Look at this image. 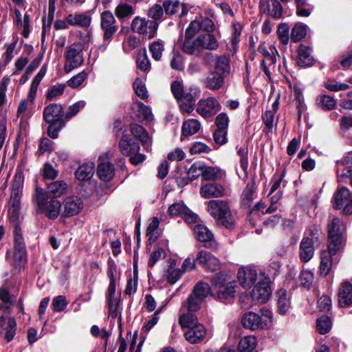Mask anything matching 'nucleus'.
<instances>
[{"label": "nucleus", "mask_w": 352, "mask_h": 352, "mask_svg": "<svg viewBox=\"0 0 352 352\" xmlns=\"http://www.w3.org/2000/svg\"><path fill=\"white\" fill-rule=\"evenodd\" d=\"M119 148L121 153L124 155H133L140 150L138 142L129 134H124L122 136L119 142Z\"/></svg>", "instance_id": "20"}, {"label": "nucleus", "mask_w": 352, "mask_h": 352, "mask_svg": "<svg viewBox=\"0 0 352 352\" xmlns=\"http://www.w3.org/2000/svg\"><path fill=\"white\" fill-rule=\"evenodd\" d=\"M346 226L339 218H333L328 224L329 248L340 250Z\"/></svg>", "instance_id": "7"}, {"label": "nucleus", "mask_w": 352, "mask_h": 352, "mask_svg": "<svg viewBox=\"0 0 352 352\" xmlns=\"http://www.w3.org/2000/svg\"><path fill=\"white\" fill-rule=\"evenodd\" d=\"M89 73L83 70L77 74L67 81V85L72 89H77L80 87L82 83L87 79Z\"/></svg>", "instance_id": "55"}, {"label": "nucleus", "mask_w": 352, "mask_h": 352, "mask_svg": "<svg viewBox=\"0 0 352 352\" xmlns=\"http://www.w3.org/2000/svg\"><path fill=\"white\" fill-rule=\"evenodd\" d=\"M338 302L341 307L352 305V284L349 281L342 283L338 292Z\"/></svg>", "instance_id": "26"}, {"label": "nucleus", "mask_w": 352, "mask_h": 352, "mask_svg": "<svg viewBox=\"0 0 352 352\" xmlns=\"http://www.w3.org/2000/svg\"><path fill=\"white\" fill-rule=\"evenodd\" d=\"M277 34L280 42L283 45L288 43L289 39V27L287 24H280L277 30Z\"/></svg>", "instance_id": "63"}, {"label": "nucleus", "mask_w": 352, "mask_h": 352, "mask_svg": "<svg viewBox=\"0 0 352 352\" xmlns=\"http://www.w3.org/2000/svg\"><path fill=\"white\" fill-rule=\"evenodd\" d=\"M136 63L138 67L142 71L146 72L150 69L151 64L145 48L139 51L137 56Z\"/></svg>", "instance_id": "53"}, {"label": "nucleus", "mask_w": 352, "mask_h": 352, "mask_svg": "<svg viewBox=\"0 0 352 352\" xmlns=\"http://www.w3.org/2000/svg\"><path fill=\"white\" fill-rule=\"evenodd\" d=\"M195 260L206 271L214 272L220 268L219 260L210 252L199 251Z\"/></svg>", "instance_id": "13"}, {"label": "nucleus", "mask_w": 352, "mask_h": 352, "mask_svg": "<svg viewBox=\"0 0 352 352\" xmlns=\"http://www.w3.org/2000/svg\"><path fill=\"white\" fill-rule=\"evenodd\" d=\"M208 211L219 223L230 228L234 223L228 203L222 200H210L207 202Z\"/></svg>", "instance_id": "4"}, {"label": "nucleus", "mask_w": 352, "mask_h": 352, "mask_svg": "<svg viewBox=\"0 0 352 352\" xmlns=\"http://www.w3.org/2000/svg\"><path fill=\"white\" fill-rule=\"evenodd\" d=\"M256 194L254 185L248 184L241 195V204L247 207H250L256 198Z\"/></svg>", "instance_id": "44"}, {"label": "nucleus", "mask_w": 352, "mask_h": 352, "mask_svg": "<svg viewBox=\"0 0 352 352\" xmlns=\"http://www.w3.org/2000/svg\"><path fill=\"white\" fill-rule=\"evenodd\" d=\"M261 314L248 312L243 315L242 324L244 327L252 330L268 328L272 323V313L268 309H261Z\"/></svg>", "instance_id": "5"}, {"label": "nucleus", "mask_w": 352, "mask_h": 352, "mask_svg": "<svg viewBox=\"0 0 352 352\" xmlns=\"http://www.w3.org/2000/svg\"><path fill=\"white\" fill-rule=\"evenodd\" d=\"M256 344L254 336H245L241 339L238 344V350L240 352H252Z\"/></svg>", "instance_id": "47"}, {"label": "nucleus", "mask_w": 352, "mask_h": 352, "mask_svg": "<svg viewBox=\"0 0 352 352\" xmlns=\"http://www.w3.org/2000/svg\"><path fill=\"white\" fill-rule=\"evenodd\" d=\"M130 129L132 135L138 138L143 145L148 146L151 144V138L142 126L137 124H131Z\"/></svg>", "instance_id": "37"}, {"label": "nucleus", "mask_w": 352, "mask_h": 352, "mask_svg": "<svg viewBox=\"0 0 352 352\" xmlns=\"http://www.w3.org/2000/svg\"><path fill=\"white\" fill-rule=\"evenodd\" d=\"M23 178L21 173L16 174L10 196V204L20 205V195Z\"/></svg>", "instance_id": "31"}, {"label": "nucleus", "mask_w": 352, "mask_h": 352, "mask_svg": "<svg viewBox=\"0 0 352 352\" xmlns=\"http://www.w3.org/2000/svg\"><path fill=\"white\" fill-rule=\"evenodd\" d=\"M33 199L39 211L44 213L47 218L55 219L58 217L61 208L60 202L47 197V193L42 188H36Z\"/></svg>", "instance_id": "3"}, {"label": "nucleus", "mask_w": 352, "mask_h": 352, "mask_svg": "<svg viewBox=\"0 0 352 352\" xmlns=\"http://www.w3.org/2000/svg\"><path fill=\"white\" fill-rule=\"evenodd\" d=\"M219 47V42L211 33L200 34L194 40L185 39L181 43L182 50L188 54L199 56L203 50H216Z\"/></svg>", "instance_id": "2"}, {"label": "nucleus", "mask_w": 352, "mask_h": 352, "mask_svg": "<svg viewBox=\"0 0 352 352\" xmlns=\"http://www.w3.org/2000/svg\"><path fill=\"white\" fill-rule=\"evenodd\" d=\"M94 173L93 163L84 164L76 171V177L79 180H87L92 177Z\"/></svg>", "instance_id": "41"}, {"label": "nucleus", "mask_w": 352, "mask_h": 352, "mask_svg": "<svg viewBox=\"0 0 352 352\" xmlns=\"http://www.w3.org/2000/svg\"><path fill=\"white\" fill-rule=\"evenodd\" d=\"M131 30L138 34L152 38L156 34L159 23L140 16L135 17L131 22Z\"/></svg>", "instance_id": "8"}, {"label": "nucleus", "mask_w": 352, "mask_h": 352, "mask_svg": "<svg viewBox=\"0 0 352 352\" xmlns=\"http://www.w3.org/2000/svg\"><path fill=\"white\" fill-rule=\"evenodd\" d=\"M67 184L64 181H56L50 184L47 186V197L56 198L60 197L67 190Z\"/></svg>", "instance_id": "33"}, {"label": "nucleus", "mask_w": 352, "mask_h": 352, "mask_svg": "<svg viewBox=\"0 0 352 352\" xmlns=\"http://www.w3.org/2000/svg\"><path fill=\"white\" fill-rule=\"evenodd\" d=\"M201 124L197 120L189 119L184 122L182 134L185 136L195 134L200 129Z\"/></svg>", "instance_id": "43"}, {"label": "nucleus", "mask_w": 352, "mask_h": 352, "mask_svg": "<svg viewBox=\"0 0 352 352\" xmlns=\"http://www.w3.org/2000/svg\"><path fill=\"white\" fill-rule=\"evenodd\" d=\"M200 90L197 88L191 89L190 92L185 93L180 100L181 109L187 113H190L193 111L194 105L196 100L199 96Z\"/></svg>", "instance_id": "23"}, {"label": "nucleus", "mask_w": 352, "mask_h": 352, "mask_svg": "<svg viewBox=\"0 0 352 352\" xmlns=\"http://www.w3.org/2000/svg\"><path fill=\"white\" fill-rule=\"evenodd\" d=\"M225 175V171L219 167L206 166L204 165L203 178L205 180L221 179Z\"/></svg>", "instance_id": "39"}, {"label": "nucleus", "mask_w": 352, "mask_h": 352, "mask_svg": "<svg viewBox=\"0 0 352 352\" xmlns=\"http://www.w3.org/2000/svg\"><path fill=\"white\" fill-rule=\"evenodd\" d=\"M133 109L139 120L150 121L153 119V116L151 112V109L144 105L140 101H135L133 104Z\"/></svg>", "instance_id": "35"}, {"label": "nucleus", "mask_w": 352, "mask_h": 352, "mask_svg": "<svg viewBox=\"0 0 352 352\" xmlns=\"http://www.w3.org/2000/svg\"><path fill=\"white\" fill-rule=\"evenodd\" d=\"M259 8L261 12L267 14L275 19H279L282 16V6L278 0H262L260 2Z\"/></svg>", "instance_id": "19"}, {"label": "nucleus", "mask_w": 352, "mask_h": 352, "mask_svg": "<svg viewBox=\"0 0 352 352\" xmlns=\"http://www.w3.org/2000/svg\"><path fill=\"white\" fill-rule=\"evenodd\" d=\"M164 10L167 14H174L178 12L181 8V15H185L186 10L183 4H181L178 1L168 0L166 1L164 3Z\"/></svg>", "instance_id": "48"}, {"label": "nucleus", "mask_w": 352, "mask_h": 352, "mask_svg": "<svg viewBox=\"0 0 352 352\" xmlns=\"http://www.w3.org/2000/svg\"><path fill=\"white\" fill-rule=\"evenodd\" d=\"M97 174L103 181H109L114 176V168L109 162H102L98 166Z\"/></svg>", "instance_id": "38"}, {"label": "nucleus", "mask_w": 352, "mask_h": 352, "mask_svg": "<svg viewBox=\"0 0 352 352\" xmlns=\"http://www.w3.org/2000/svg\"><path fill=\"white\" fill-rule=\"evenodd\" d=\"M206 336V329L201 323L189 328L184 333L186 340L192 344L201 342Z\"/></svg>", "instance_id": "24"}, {"label": "nucleus", "mask_w": 352, "mask_h": 352, "mask_svg": "<svg viewBox=\"0 0 352 352\" xmlns=\"http://www.w3.org/2000/svg\"><path fill=\"white\" fill-rule=\"evenodd\" d=\"M337 175L338 181L342 182L344 178H349L352 186V166L345 165L344 160L337 162Z\"/></svg>", "instance_id": "40"}, {"label": "nucleus", "mask_w": 352, "mask_h": 352, "mask_svg": "<svg viewBox=\"0 0 352 352\" xmlns=\"http://www.w3.org/2000/svg\"><path fill=\"white\" fill-rule=\"evenodd\" d=\"M317 101L318 105L324 110H331L336 106V100L329 95L319 96Z\"/></svg>", "instance_id": "56"}, {"label": "nucleus", "mask_w": 352, "mask_h": 352, "mask_svg": "<svg viewBox=\"0 0 352 352\" xmlns=\"http://www.w3.org/2000/svg\"><path fill=\"white\" fill-rule=\"evenodd\" d=\"M314 58L310 47L300 45L298 49V64L301 66H310L314 64Z\"/></svg>", "instance_id": "30"}, {"label": "nucleus", "mask_w": 352, "mask_h": 352, "mask_svg": "<svg viewBox=\"0 0 352 352\" xmlns=\"http://www.w3.org/2000/svg\"><path fill=\"white\" fill-rule=\"evenodd\" d=\"M230 66L229 58L226 56H219L216 58L214 64L215 72L223 74L224 76L230 72Z\"/></svg>", "instance_id": "45"}, {"label": "nucleus", "mask_w": 352, "mask_h": 352, "mask_svg": "<svg viewBox=\"0 0 352 352\" xmlns=\"http://www.w3.org/2000/svg\"><path fill=\"white\" fill-rule=\"evenodd\" d=\"M340 250H328L322 251L320 254V272L321 274L327 275L332 267L333 258L338 251Z\"/></svg>", "instance_id": "25"}, {"label": "nucleus", "mask_w": 352, "mask_h": 352, "mask_svg": "<svg viewBox=\"0 0 352 352\" xmlns=\"http://www.w3.org/2000/svg\"><path fill=\"white\" fill-rule=\"evenodd\" d=\"M6 51L1 56L0 65L3 66L7 65V64L12 59L14 55V50L16 47V43H12L8 45H5Z\"/></svg>", "instance_id": "58"}, {"label": "nucleus", "mask_w": 352, "mask_h": 352, "mask_svg": "<svg viewBox=\"0 0 352 352\" xmlns=\"http://www.w3.org/2000/svg\"><path fill=\"white\" fill-rule=\"evenodd\" d=\"M204 300L196 295L190 294L188 299L182 303V307H186L190 311H197L201 307V305Z\"/></svg>", "instance_id": "51"}, {"label": "nucleus", "mask_w": 352, "mask_h": 352, "mask_svg": "<svg viewBox=\"0 0 352 352\" xmlns=\"http://www.w3.org/2000/svg\"><path fill=\"white\" fill-rule=\"evenodd\" d=\"M115 14L118 19L126 18L134 14V8L127 3H120L116 8Z\"/></svg>", "instance_id": "54"}, {"label": "nucleus", "mask_w": 352, "mask_h": 352, "mask_svg": "<svg viewBox=\"0 0 352 352\" xmlns=\"http://www.w3.org/2000/svg\"><path fill=\"white\" fill-rule=\"evenodd\" d=\"M236 153L239 156L240 167L243 170V173L239 174L241 178L245 179L248 177V149L246 145L236 146Z\"/></svg>", "instance_id": "32"}, {"label": "nucleus", "mask_w": 352, "mask_h": 352, "mask_svg": "<svg viewBox=\"0 0 352 352\" xmlns=\"http://www.w3.org/2000/svg\"><path fill=\"white\" fill-rule=\"evenodd\" d=\"M14 259L19 262H23L26 258V250L23 242L21 229H16L14 230Z\"/></svg>", "instance_id": "21"}, {"label": "nucleus", "mask_w": 352, "mask_h": 352, "mask_svg": "<svg viewBox=\"0 0 352 352\" xmlns=\"http://www.w3.org/2000/svg\"><path fill=\"white\" fill-rule=\"evenodd\" d=\"M219 102L213 97L201 99L197 105V112L203 118L213 116L220 109Z\"/></svg>", "instance_id": "11"}, {"label": "nucleus", "mask_w": 352, "mask_h": 352, "mask_svg": "<svg viewBox=\"0 0 352 352\" xmlns=\"http://www.w3.org/2000/svg\"><path fill=\"white\" fill-rule=\"evenodd\" d=\"M300 258L304 262L310 261L314 254L313 239L305 236L302 239L300 245Z\"/></svg>", "instance_id": "27"}, {"label": "nucleus", "mask_w": 352, "mask_h": 352, "mask_svg": "<svg viewBox=\"0 0 352 352\" xmlns=\"http://www.w3.org/2000/svg\"><path fill=\"white\" fill-rule=\"evenodd\" d=\"M200 195L206 199L220 197L225 195V188L217 183H209L202 186L200 188Z\"/></svg>", "instance_id": "22"}, {"label": "nucleus", "mask_w": 352, "mask_h": 352, "mask_svg": "<svg viewBox=\"0 0 352 352\" xmlns=\"http://www.w3.org/2000/svg\"><path fill=\"white\" fill-rule=\"evenodd\" d=\"M133 89L136 95L142 99L144 100L148 98V95L145 84L141 78H138L135 79L133 83Z\"/></svg>", "instance_id": "62"}, {"label": "nucleus", "mask_w": 352, "mask_h": 352, "mask_svg": "<svg viewBox=\"0 0 352 352\" xmlns=\"http://www.w3.org/2000/svg\"><path fill=\"white\" fill-rule=\"evenodd\" d=\"M212 296L219 300H230L234 298L236 283L228 274L220 272L211 279Z\"/></svg>", "instance_id": "1"}, {"label": "nucleus", "mask_w": 352, "mask_h": 352, "mask_svg": "<svg viewBox=\"0 0 352 352\" xmlns=\"http://www.w3.org/2000/svg\"><path fill=\"white\" fill-rule=\"evenodd\" d=\"M306 25L297 23L292 30L291 39L295 43L298 42L306 36Z\"/></svg>", "instance_id": "57"}, {"label": "nucleus", "mask_w": 352, "mask_h": 352, "mask_svg": "<svg viewBox=\"0 0 352 352\" xmlns=\"http://www.w3.org/2000/svg\"><path fill=\"white\" fill-rule=\"evenodd\" d=\"M168 212L172 217H182L188 223H195L199 221L198 217L192 212L182 201L171 204L168 208Z\"/></svg>", "instance_id": "12"}, {"label": "nucleus", "mask_w": 352, "mask_h": 352, "mask_svg": "<svg viewBox=\"0 0 352 352\" xmlns=\"http://www.w3.org/2000/svg\"><path fill=\"white\" fill-rule=\"evenodd\" d=\"M8 217L10 223L14 228V230H16V229H20L19 227L20 221L19 205L10 204L8 209Z\"/></svg>", "instance_id": "52"}, {"label": "nucleus", "mask_w": 352, "mask_h": 352, "mask_svg": "<svg viewBox=\"0 0 352 352\" xmlns=\"http://www.w3.org/2000/svg\"><path fill=\"white\" fill-rule=\"evenodd\" d=\"M62 215L64 217H71L78 214L84 208V204L80 197L75 195L66 197L61 204Z\"/></svg>", "instance_id": "10"}, {"label": "nucleus", "mask_w": 352, "mask_h": 352, "mask_svg": "<svg viewBox=\"0 0 352 352\" xmlns=\"http://www.w3.org/2000/svg\"><path fill=\"white\" fill-rule=\"evenodd\" d=\"M277 310L281 314H285L291 307V298L284 289H280L277 292Z\"/></svg>", "instance_id": "29"}, {"label": "nucleus", "mask_w": 352, "mask_h": 352, "mask_svg": "<svg viewBox=\"0 0 352 352\" xmlns=\"http://www.w3.org/2000/svg\"><path fill=\"white\" fill-rule=\"evenodd\" d=\"M204 164L201 163H194L191 165L187 172V175L190 181L199 177L200 175L203 177Z\"/></svg>", "instance_id": "61"}, {"label": "nucleus", "mask_w": 352, "mask_h": 352, "mask_svg": "<svg viewBox=\"0 0 352 352\" xmlns=\"http://www.w3.org/2000/svg\"><path fill=\"white\" fill-rule=\"evenodd\" d=\"M100 26L104 31V39H110L117 30L116 19L110 11H104L100 15Z\"/></svg>", "instance_id": "18"}, {"label": "nucleus", "mask_w": 352, "mask_h": 352, "mask_svg": "<svg viewBox=\"0 0 352 352\" xmlns=\"http://www.w3.org/2000/svg\"><path fill=\"white\" fill-rule=\"evenodd\" d=\"M67 23L72 26L87 28L91 22V17L86 13H74L67 16Z\"/></svg>", "instance_id": "28"}, {"label": "nucleus", "mask_w": 352, "mask_h": 352, "mask_svg": "<svg viewBox=\"0 0 352 352\" xmlns=\"http://www.w3.org/2000/svg\"><path fill=\"white\" fill-rule=\"evenodd\" d=\"M212 286H210L207 283L200 281L195 285L192 294L196 295L203 300L208 296H212Z\"/></svg>", "instance_id": "42"}, {"label": "nucleus", "mask_w": 352, "mask_h": 352, "mask_svg": "<svg viewBox=\"0 0 352 352\" xmlns=\"http://www.w3.org/2000/svg\"><path fill=\"white\" fill-rule=\"evenodd\" d=\"M271 295L269 281L267 278L257 281L252 292V298L257 303H264L268 300Z\"/></svg>", "instance_id": "15"}, {"label": "nucleus", "mask_w": 352, "mask_h": 352, "mask_svg": "<svg viewBox=\"0 0 352 352\" xmlns=\"http://www.w3.org/2000/svg\"><path fill=\"white\" fill-rule=\"evenodd\" d=\"M237 278L240 285L245 289H250L261 276H258L256 271L251 267H242L237 273Z\"/></svg>", "instance_id": "14"}, {"label": "nucleus", "mask_w": 352, "mask_h": 352, "mask_svg": "<svg viewBox=\"0 0 352 352\" xmlns=\"http://www.w3.org/2000/svg\"><path fill=\"white\" fill-rule=\"evenodd\" d=\"M148 16L153 20L157 22H160L163 14L164 10L162 7L159 4H155L147 12Z\"/></svg>", "instance_id": "64"}, {"label": "nucleus", "mask_w": 352, "mask_h": 352, "mask_svg": "<svg viewBox=\"0 0 352 352\" xmlns=\"http://www.w3.org/2000/svg\"><path fill=\"white\" fill-rule=\"evenodd\" d=\"M183 272L177 267L176 264L172 262L166 272V278L168 283L171 284L175 283L182 276Z\"/></svg>", "instance_id": "50"}, {"label": "nucleus", "mask_w": 352, "mask_h": 352, "mask_svg": "<svg viewBox=\"0 0 352 352\" xmlns=\"http://www.w3.org/2000/svg\"><path fill=\"white\" fill-rule=\"evenodd\" d=\"M225 76L223 74L213 72L206 79V86L212 90H218L224 84Z\"/></svg>", "instance_id": "34"}, {"label": "nucleus", "mask_w": 352, "mask_h": 352, "mask_svg": "<svg viewBox=\"0 0 352 352\" xmlns=\"http://www.w3.org/2000/svg\"><path fill=\"white\" fill-rule=\"evenodd\" d=\"M64 70L69 73L80 67L84 61L82 45L80 43H74L67 47L65 54Z\"/></svg>", "instance_id": "6"}, {"label": "nucleus", "mask_w": 352, "mask_h": 352, "mask_svg": "<svg viewBox=\"0 0 352 352\" xmlns=\"http://www.w3.org/2000/svg\"><path fill=\"white\" fill-rule=\"evenodd\" d=\"M331 328V322L327 316L319 318L316 321V329L320 334H325L330 331Z\"/></svg>", "instance_id": "59"}, {"label": "nucleus", "mask_w": 352, "mask_h": 352, "mask_svg": "<svg viewBox=\"0 0 352 352\" xmlns=\"http://www.w3.org/2000/svg\"><path fill=\"white\" fill-rule=\"evenodd\" d=\"M16 322L14 318L8 316L0 317V338L8 342H10L15 336Z\"/></svg>", "instance_id": "17"}, {"label": "nucleus", "mask_w": 352, "mask_h": 352, "mask_svg": "<svg viewBox=\"0 0 352 352\" xmlns=\"http://www.w3.org/2000/svg\"><path fill=\"white\" fill-rule=\"evenodd\" d=\"M201 29V24L200 23V20L195 19L190 22L188 27L187 28L184 38H180L179 40V45L181 46V43L185 39H190L194 37Z\"/></svg>", "instance_id": "46"}, {"label": "nucleus", "mask_w": 352, "mask_h": 352, "mask_svg": "<svg viewBox=\"0 0 352 352\" xmlns=\"http://www.w3.org/2000/svg\"><path fill=\"white\" fill-rule=\"evenodd\" d=\"M270 50L272 53L267 54L266 56L263 57L261 62V66L263 67V72L268 76H270L269 67L272 65H274L276 62V58L274 55V51L276 50L272 47H270Z\"/></svg>", "instance_id": "60"}, {"label": "nucleus", "mask_w": 352, "mask_h": 352, "mask_svg": "<svg viewBox=\"0 0 352 352\" xmlns=\"http://www.w3.org/2000/svg\"><path fill=\"white\" fill-rule=\"evenodd\" d=\"M334 207L342 208L345 214H352V193L345 187L337 190L334 195Z\"/></svg>", "instance_id": "9"}, {"label": "nucleus", "mask_w": 352, "mask_h": 352, "mask_svg": "<svg viewBox=\"0 0 352 352\" xmlns=\"http://www.w3.org/2000/svg\"><path fill=\"white\" fill-rule=\"evenodd\" d=\"M198 221L192 227L194 234L197 239L199 241L209 242L213 238L212 233L202 224L197 223Z\"/></svg>", "instance_id": "36"}, {"label": "nucleus", "mask_w": 352, "mask_h": 352, "mask_svg": "<svg viewBox=\"0 0 352 352\" xmlns=\"http://www.w3.org/2000/svg\"><path fill=\"white\" fill-rule=\"evenodd\" d=\"M63 108L59 104H50L43 111V118L46 122H55L63 127L65 122L63 120Z\"/></svg>", "instance_id": "16"}, {"label": "nucleus", "mask_w": 352, "mask_h": 352, "mask_svg": "<svg viewBox=\"0 0 352 352\" xmlns=\"http://www.w3.org/2000/svg\"><path fill=\"white\" fill-rule=\"evenodd\" d=\"M179 323L182 328H191L200 322L197 318L192 314L187 313L182 314L179 318Z\"/></svg>", "instance_id": "49"}]
</instances>
